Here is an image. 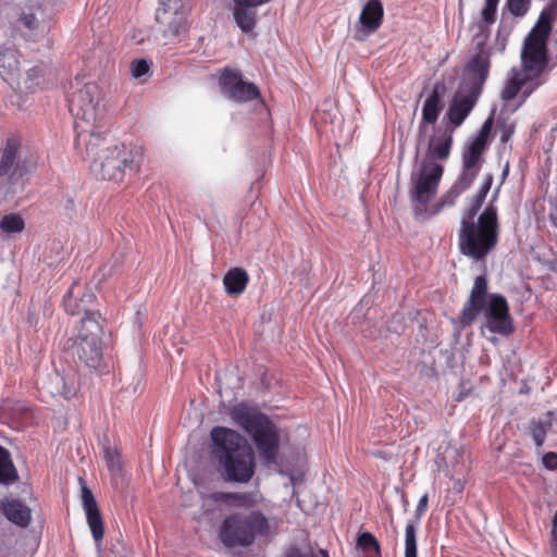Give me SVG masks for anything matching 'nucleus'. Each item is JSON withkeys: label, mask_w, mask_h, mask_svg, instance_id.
I'll use <instances>...</instances> for the list:
<instances>
[{"label": "nucleus", "mask_w": 557, "mask_h": 557, "mask_svg": "<svg viewBox=\"0 0 557 557\" xmlns=\"http://www.w3.org/2000/svg\"><path fill=\"white\" fill-rule=\"evenodd\" d=\"M453 132L448 129H437L430 137L426 156L423 161L440 163L446 161L451 151Z\"/></svg>", "instance_id": "19"}, {"label": "nucleus", "mask_w": 557, "mask_h": 557, "mask_svg": "<svg viewBox=\"0 0 557 557\" xmlns=\"http://www.w3.org/2000/svg\"><path fill=\"white\" fill-rule=\"evenodd\" d=\"M101 90L96 83H82L79 79L71 83L67 92L70 112L75 119L78 144L97 133L102 110L100 109Z\"/></svg>", "instance_id": "7"}, {"label": "nucleus", "mask_w": 557, "mask_h": 557, "mask_svg": "<svg viewBox=\"0 0 557 557\" xmlns=\"http://www.w3.org/2000/svg\"><path fill=\"white\" fill-rule=\"evenodd\" d=\"M384 8L381 0H369L359 16L360 26L356 27L355 39L362 41L375 33L382 25Z\"/></svg>", "instance_id": "16"}, {"label": "nucleus", "mask_w": 557, "mask_h": 557, "mask_svg": "<svg viewBox=\"0 0 557 557\" xmlns=\"http://www.w3.org/2000/svg\"><path fill=\"white\" fill-rule=\"evenodd\" d=\"M509 173V163H506L504 170H503V173H502V176H503V180L506 178V176L508 175Z\"/></svg>", "instance_id": "54"}, {"label": "nucleus", "mask_w": 557, "mask_h": 557, "mask_svg": "<svg viewBox=\"0 0 557 557\" xmlns=\"http://www.w3.org/2000/svg\"><path fill=\"white\" fill-rule=\"evenodd\" d=\"M149 71V64L146 60H135L131 64V72L132 75L136 78L141 77L143 75L147 74Z\"/></svg>", "instance_id": "41"}, {"label": "nucleus", "mask_w": 557, "mask_h": 557, "mask_svg": "<svg viewBox=\"0 0 557 557\" xmlns=\"http://www.w3.org/2000/svg\"><path fill=\"white\" fill-rule=\"evenodd\" d=\"M492 183H493V176L491 174H488L485 177L484 184L482 185V187L480 188V190L478 191V194L475 196H478L481 200H484L487 193L490 191Z\"/></svg>", "instance_id": "47"}, {"label": "nucleus", "mask_w": 557, "mask_h": 557, "mask_svg": "<svg viewBox=\"0 0 557 557\" xmlns=\"http://www.w3.org/2000/svg\"><path fill=\"white\" fill-rule=\"evenodd\" d=\"M444 174V165L422 161L419 170L411 174L410 199L414 206L416 213L425 212L428 205L437 194L440 183Z\"/></svg>", "instance_id": "10"}, {"label": "nucleus", "mask_w": 557, "mask_h": 557, "mask_svg": "<svg viewBox=\"0 0 557 557\" xmlns=\"http://www.w3.org/2000/svg\"><path fill=\"white\" fill-rule=\"evenodd\" d=\"M230 416L251 437L262 462L276 463L281 436L277 426L270 418L257 407L245 403L234 406Z\"/></svg>", "instance_id": "6"}, {"label": "nucleus", "mask_w": 557, "mask_h": 557, "mask_svg": "<svg viewBox=\"0 0 557 557\" xmlns=\"http://www.w3.org/2000/svg\"><path fill=\"white\" fill-rule=\"evenodd\" d=\"M355 557H382L381 543L371 532L361 530L357 532Z\"/></svg>", "instance_id": "26"}, {"label": "nucleus", "mask_w": 557, "mask_h": 557, "mask_svg": "<svg viewBox=\"0 0 557 557\" xmlns=\"http://www.w3.org/2000/svg\"><path fill=\"white\" fill-rule=\"evenodd\" d=\"M82 503L86 511L87 522L96 542L103 537V521L91 491L86 486H82Z\"/></svg>", "instance_id": "21"}, {"label": "nucleus", "mask_w": 557, "mask_h": 557, "mask_svg": "<svg viewBox=\"0 0 557 557\" xmlns=\"http://www.w3.org/2000/svg\"><path fill=\"white\" fill-rule=\"evenodd\" d=\"M488 285L485 275L475 277L470 296L466 301L459 321L463 326H470L485 309V324L488 331L503 336L513 333V321L509 312L507 299L500 294L488 297Z\"/></svg>", "instance_id": "4"}, {"label": "nucleus", "mask_w": 557, "mask_h": 557, "mask_svg": "<svg viewBox=\"0 0 557 557\" xmlns=\"http://www.w3.org/2000/svg\"><path fill=\"white\" fill-rule=\"evenodd\" d=\"M428 502H429V495L424 494L418 502L417 508H416V515L417 519L419 520L428 508Z\"/></svg>", "instance_id": "49"}, {"label": "nucleus", "mask_w": 557, "mask_h": 557, "mask_svg": "<svg viewBox=\"0 0 557 557\" xmlns=\"http://www.w3.org/2000/svg\"><path fill=\"white\" fill-rule=\"evenodd\" d=\"M79 286H72L66 296L64 297V308L71 314H81L85 313L86 317L91 315L92 313H99L98 311H90L89 308L83 306L78 298V290H76Z\"/></svg>", "instance_id": "31"}, {"label": "nucleus", "mask_w": 557, "mask_h": 557, "mask_svg": "<svg viewBox=\"0 0 557 557\" xmlns=\"http://www.w3.org/2000/svg\"><path fill=\"white\" fill-rule=\"evenodd\" d=\"M248 282V273L243 268H233L228 270L223 277L225 292L233 297L242 295Z\"/></svg>", "instance_id": "28"}, {"label": "nucleus", "mask_w": 557, "mask_h": 557, "mask_svg": "<svg viewBox=\"0 0 557 557\" xmlns=\"http://www.w3.org/2000/svg\"><path fill=\"white\" fill-rule=\"evenodd\" d=\"M492 183H493V176L491 174H488L485 177L484 184L482 185V187L480 188V190L478 191V194L475 196H478L481 200H484L487 193L490 191Z\"/></svg>", "instance_id": "48"}, {"label": "nucleus", "mask_w": 557, "mask_h": 557, "mask_svg": "<svg viewBox=\"0 0 557 557\" xmlns=\"http://www.w3.org/2000/svg\"><path fill=\"white\" fill-rule=\"evenodd\" d=\"M550 422L532 421L529 426V433L537 447L543 446Z\"/></svg>", "instance_id": "36"}, {"label": "nucleus", "mask_w": 557, "mask_h": 557, "mask_svg": "<svg viewBox=\"0 0 557 557\" xmlns=\"http://www.w3.org/2000/svg\"><path fill=\"white\" fill-rule=\"evenodd\" d=\"M103 458L106 460L107 467L110 473L113 476H120L123 471V462L121 458V453L115 446H106L103 448Z\"/></svg>", "instance_id": "33"}, {"label": "nucleus", "mask_w": 557, "mask_h": 557, "mask_svg": "<svg viewBox=\"0 0 557 557\" xmlns=\"http://www.w3.org/2000/svg\"><path fill=\"white\" fill-rule=\"evenodd\" d=\"M231 495H232V492H214V493L208 494L205 497V499L227 506L228 502L231 499Z\"/></svg>", "instance_id": "44"}, {"label": "nucleus", "mask_w": 557, "mask_h": 557, "mask_svg": "<svg viewBox=\"0 0 557 557\" xmlns=\"http://www.w3.org/2000/svg\"><path fill=\"white\" fill-rule=\"evenodd\" d=\"M23 175L24 166L17 160V143L9 139L0 154V180L17 185Z\"/></svg>", "instance_id": "17"}, {"label": "nucleus", "mask_w": 557, "mask_h": 557, "mask_svg": "<svg viewBox=\"0 0 557 557\" xmlns=\"http://www.w3.org/2000/svg\"><path fill=\"white\" fill-rule=\"evenodd\" d=\"M271 0H224V5L244 33H251L257 24V8Z\"/></svg>", "instance_id": "15"}, {"label": "nucleus", "mask_w": 557, "mask_h": 557, "mask_svg": "<svg viewBox=\"0 0 557 557\" xmlns=\"http://www.w3.org/2000/svg\"><path fill=\"white\" fill-rule=\"evenodd\" d=\"M223 94L236 102H246L260 98L259 88L249 82L243 79L238 71L225 69L220 78Z\"/></svg>", "instance_id": "14"}, {"label": "nucleus", "mask_w": 557, "mask_h": 557, "mask_svg": "<svg viewBox=\"0 0 557 557\" xmlns=\"http://www.w3.org/2000/svg\"><path fill=\"white\" fill-rule=\"evenodd\" d=\"M42 79L44 69L41 66H34L26 72L25 76L22 78V82L18 83V86L20 88L32 91L40 86Z\"/></svg>", "instance_id": "34"}, {"label": "nucleus", "mask_w": 557, "mask_h": 557, "mask_svg": "<svg viewBox=\"0 0 557 557\" xmlns=\"http://www.w3.org/2000/svg\"><path fill=\"white\" fill-rule=\"evenodd\" d=\"M513 132H515V127L512 125L505 127L503 129V133L500 136V141L502 143L508 141L510 139V137L512 136Z\"/></svg>", "instance_id": "51"}, {"label": "nucleus", "mask_w": 557, "mask_h": 557, "mask_svg": "<svg viewBox=\"0 0 557 557\" xmlns=\"http://www.w3.org/2000/svg\"><path fill=\"white\" fill-rule=\"evenodd\" d=\"M492 119H487L472 141L462 151V178L473 183L483 163V154L488 147V137L492 131Z\"/></svg>", "instance_id": "12"}, {"label": "nucleus", "mask_w": 557, "mask_h": 557, "mask_svg": "<svg viewBox=\"0 0 557 557\" xmlns=\"http://www.w3.org/2000/svg\"><path fill=\"white\" fill-rule=\"evenodd\" d=\"M552 533H553L554 542L557 544V510H556V513H555L554 520H553Z\"/></svg>", "instance_id": "52"}, {"label": "nucleus", "mask_w": 557, "mask_h": 557, "mask_svg": "<svg viewBox=\"0 0 557 557\" xmlns=\"http://www.w3.org/2000/svg\"><path fill=\"white\" fill-rule=\"evenodd\" d=\"M25 224L23 219L15 213L4 215L0 221V228L4 233H17L22 232Z\"/></svg>", "instance_id": "37"}, {"label": "nucleus", "mask_w": 557, "mask_h": 557, "mask_svg": "<svg viewBox=\"0 0 557 557\" xmlns=\"http://www.w3.org/2000/svg\"><path fill=\"white\" fill-rule=\"evenodd\" d=\"M190 10V0H163L157 10L156 21L165 39H172L186 33V14Z\"/></svg>", "instance_id": "11"}, {"label": "nucleus", "mask_w": 557, "mask_h": 557, "mask_svg": "<svg viewBox=\"0 0 557 557\" xmlns=\"http://www.w3.org/2000/svg\"><path fill=\"white\" fill-rule=\"evenodd\" d=\"M542 462L546 469L556 470L557 469V454L553 453V451L546 453L542 458Z\"/></svg>", "instance_id": "45"}, {"label": "nucleus", "mask_w": 557, "mask_h": 557, "mask_svg": "<svg viewBox=\"0 0 557 557\" xmlns=\"http://www.w3.org/2000/svg\"><path fill=\"white\" fill-rule=\"evenodd\" d=\"M496 13H497L496 7L484 5V8L481 12V15H482V22L485 24L486 27H488L496 21Z\"/></svg>", "instance_id": "43"}, {"label": "nucleus", "mask_w": 557, "mask_h": 557, "mask_svg": "<svg viewBox=\"0 0 557 557\" xmlns=\"http://www.w3.org/2000/svg\"><path fill=\"white\" fill-rule=\"evenodd\" d=\"M557 18V4L546 5L540 13L536 23L527 35L522 51V78L525 85L521 89L522 102L541 85L544 84L542 74L548 66L547 42L553 30L554 22Z\"/></svg>", "instance_id": "3"}, {"label": "nucleus", "mask_w": 557, "mask_h": 557, "mask_svg": "<svg viewBox=\"0 0 557 557\" xmlns=\"http://www.w3.org/2000/svg\"><path fill=\"white\" fill-rule=\"evenodd\" d=\"M500 226L496 207L487 206L475 220H461L458 231L459 251L475 261L484 260L499 242Z\"/></svg>", "instance_id": "5"}, {"label": "nucleus", "mask_w": 557, "mask_h": 557, "mask_svg": "<svg viewBox=\"0 0 557 557\" xmlns=\"http://www.w3.org/2000/svg\"><path fill=\"white\" fill-rule=\"evenodd\" d=\"M484 200H481L478 196L473 197L472 203L468 210L462 214L461 220H474L478 211L482 207Z\"/></svg>", "instance_id": "42"}, {"label": "nucleus", "mask_w": 557, "mask_h": 557, "mask_svg": "<svg viewBox=\"0 0 557 557\" xmlns=\"http://www.w3.org/2000/svg\"><path fill=\"white\" fill-rule=\"evenodd\" d=\"M41 389L53 397L61 396L67 399L76 394L74 375L70 377L53 370L42 380Z\"/></svg>", "instance_id": "20"}, {"label": "nucleus", "mask_w": 557, "mask_h": 557, "mask_svg": "<svg viewBox=\"0 0 557 557\" xmlns=\"http://www.w3.org/2000/svg\"><path fill=\"white\" fill-rule=\"evenodd\" d=\"M524 79L522 78V72L513 71L502 90V99L506 102L513 100L525 85Z\"/></svg>", "instance_id": "30"}, {"label": "nucleus", "mask_w": 557, "mask_h": 557, "mask_svg": "<svg viewBox=\"0 0 557 557\" xmlns=\"http://www.w3.org/2000/svg\"><path fill=\"white\" fill-rule=\"evenodd\" d=\"M490 57L486 53L479 52L466 66V85L468 90L474 95H480L490 73Z\"/></svg>", "instance_id": "18"}, {"label": "nucleus", "mask_w": 557, "mask_h": 557, "mask_svg": "<svg viewBox=\"0 0 557 557\" xmlns=\"http://www.w3.org/2000/svg\"><path fill=\"white\" fill-rule=\"evenodd\" d=\"M256 504V498L252 493H232L228 502V507L235 508H249Z\"/></svg>", "instance_id": "38"}, {"label": "nucleus", "mask_w": 557, "mask_h": 557, "mask_svg": "<svg viewBox=\"0 0 557 557\" xmlns=\"http://www.w3.org/2000/svg\"><path fill=\"white\" fill-rule=\"evenodd\" d=\"M78 298L83 306L89 308V306L95 301L96 296L91 290H87Z\"/></svg>", "instance_id": "50"}, {"label": "nucleus", "mask_w": 557, "mask_h": 557, "mask_svg": "<svg viewBox=\"0 0 557 557\" xmlns=\"http://www.w3.org/2000/svg\"><path fill=\"white\" fill-rule=\"evenodd\" d=\"M0 508L3 515L8 518L9 521L14 524L26 528L30 523L32 520V511L28 506L22 503L18 499L13 498H3L0 502Z\"/></svg>", "instance_id": "23"}, {"label": "nucleus", "mask_w": 557, "mask_h": 557, "mask_svg": "<svg viewBox=\"0 0 557 557\" xmlns=\"http://www.w3.org/2000/svg\"><path fill=\"white\" fill-rule=\"evenodd\" d=\"M531 0H506L508 11L517 17L524 16L529 11Z\"/></svg>", "instance_id": "39"}, {"label": "nucleus", "mask_w": 557, "mask_h": 557, "mask_svg": "<svg viewBox=\"0 0 557 557\" xmlns=\"http://www.w3.org/2000/svg\"><path fill=\"white\" fill-rule=\"evenodd\" d=\"M18 480L10 453L0 446V484L10 485Z\"/></svg>", "instance_id": "29"}, {"label": "nucleus", "mask_w": 557, "mask_h": 557, "mask_svg": "<svg viewBox=\"0 0 557 557\" xmlns=\"http://www.w3.org/2000/svg\"><path fill=\"white\" fill-rule=\"evenodd\" d=\"M82 143L91 172L103 181L122 182L127 173H137L144 161L141 147L117 144L102 133H91Z\"/></svg>", "instance_id": "1"}, {"label": "nucleus", "mask_w": 557, "mask_h": 557, "mask_svg": "<svg viewBox=\"0 0 557 557\" xmlns=\"http://www.w3.org/2000/svg\"><path fill=\"white\" fill-rule=\"evenodd\" d=\"M20 71L18 52L13 47H0V76L13 81Z\"/></svg>", "instance_id": "27"}, {"label": "nucleus", "mask_w": 557, "mask_h": 557, "mask_svg": "<svg viewBox=\"0 0 557 557\" xmlns=\"http://www.w3.org/2000/svg\"><path fill=\"white\" fill-rule=\"evenodd\" d=\"M270 524L259 510L227 517L220 529V539L227 547L250 546L257 536L268 534Z\"/></svg>", "instance_id": "8"}, {"label": "nucleus", "mask_w": 557, "mask_h": 557, "mask_svg": "<svg viewBox=\"0 0 557 557\" xmlns=\"http://www.w3.org/2000/svg\"><path fill=\"white\" fill-rule=\"evenodd\" d=\"M22 546L23 542L14 534L3 533L0 536V557H23L20 554V547Z\"/></svg>", "instance_id": "32"}, {"label": "nucleus", "mask_w": 557, "mask_h": 557, "mask_svg": "<svg viewBox=\"0 0 557 557\" xmlns=\"http://www.w3.org/2000/svg\"><path fill=\"white\" fill-rule=\"evenodd\" d=\"M492 183H493V176L491 174H488L485 177L484 184L482 185V187L480 188V190L478 191V194L475 196H478L481 200H484L487 193L490 191Z\"/></svg>", "instance_id": "46"}, {"label": "nucleus", "mask_w": 557, "mask_h": 557, "mask_svg": "<svg viewBox=\"0 0 557 557\" xmlns=\"http://www.w3.org/2000/svg\"><path fill=\"white\" fill-rule=\"evenodd\" d=\"M473 183L458 175L454 184L446 190L438 200L432 206L431 214H437L446 208L454 207L458 198L471 187Z\"/></svg>", "instance_id": "25"}, {"label": "nucleus", "mask_w": 557, "mask_h": 557, "mask_svg": "<svg viewBox=\"0 0 557 557\" xmlns=\"http://www.w3.org/2000/svg\"><path fill=\"white\" fill-rule=\"evenodd\" d=\"M210 438L211 459L221 479L227 483H248L255 474L256 462L246 438L225 426H214Z\"/></svg>", "instance_id": "2"}, {"label": "nucleus", "mask_w": 557, "mask_h": 557, "mask_svg": "<svg viewBox=\"0 0 557 557\" xmlns=\"http://www.w3.org/2000/svg\"><path fill=\"white\" fill-rule=\"evenodd\" d=\"M11 25L24 37L36 40L48 30L47 23L41 18L42 10L37 5H15L7 15Z\"/></svg>", "instance_id": "13"}, {"label": "nucleus", "mask_w": 557, "mask_h": 557, "mask_svg": "<svg viewBox=\"0 0 557 557\" xmlns=\"http://www.w3.org/2000/svg\"><path fill=\"white\" fill-rule=\"evenodd\" d=\"M287 557H329V554L324 549H313V548H289L286 553Z\"/></svg>", "instance_id": "40"}, {"label": "nucleus", "mask_w": 557, "mask_h": 557, "mask_svg": "<svg viewBox=\"0 0 557 557\" xmlns=\"http://www.w3.org/2000/svg\"><path fill=\"white\" fill-rule=\"evenodd\" d=\"M478 97L479 95H474L471 90H468L467 95L456 94L446 113L449 122L454 126L457 127L463 123L469 113L472 111Z\"/></svg>", "instance_id": "22"}, {"label": "nucleus", "mask_w": 557, "mask_h": 557, "mask_svg": "<svg viewBox=\"0 0 557 557\" xmlns=\"http://www.w3.org/2000/svg\"><path fill=\"white\" fill-rule=\"evenodd\" d=\"M499 0H485V5L498 7Z\"/></svg>", "instance_id": "53"}, {"label": "nucleus", "mask_w": 557, "mask_h": 557, "mask_svg": "<svg viewBox=\"0 0 557 557\" xmlns=\"http://www.w3.org/2000/svg\"><path fill=\"white\" fill-rule=\"evenodd\" d=\"M100 313L84 317L78 334L73 339L71 351L81 363L89 369L98 370L102 363V325Z\"/></svg>", "instance_id": "9"}, {"label": "nucleus", "mask_w": 557, "mask_h": 557, "mask_svg": "<svg viewBox=\"0 0 557 557\" xmlns=\"http://www.w3.org/2000/svg\"><path fill=\"white\" fill-rule=\"evenodd\" d=\"M417 522H409L405 529V557H418Z\"/></svg>", "instance_id": "35"}, {"label": "nucleus", "mask_w": 557, "mask_h": 557, "mask_svg": "<svg viewBox=\"0 0 557 557\" xmlns=\"http://www.w3.org/2000/svg\"><path fill=\"white\" fill-rule=\"evenodd\" d=\"M445 92V85L443 83H436L425 99L422 107V123L435 124L440 113L444 108L442 102L443 94Z\"/></svg>", "instance_id": "24"}]
</instances>
